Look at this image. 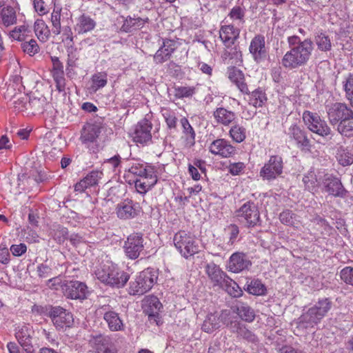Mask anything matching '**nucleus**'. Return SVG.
<instances>
[{
	"label": "nucleus",
	"instance_id": "obj_1",
	"mask_svg": "<svg viewBox=\"0 0 353 353\" xmlns=\"http://www.w3.org/2000/svg\"><path fill=\"white\" fill-rule=\"evenodd\" d=\"M314 49L313 43L310 39H305L299 45L292 47L281 60L282 65L292 70L305 65L309 61Z\"/></svg>",
	"mask_w": 353,
	"mask_h": 353
},
{
	"label": "nucleus",
	"instance_id": "obj_2",
	"mask_svg": "<svg viewBox=\"0 0 353 353\" xmlns=\"http://www.w3.org/2000/svg\"><path fill=\"white\" fill-rule=\"evenodd\" d=\"M95 275L101 282L117 288L123 287L130 279L127 272L109 261L102 263L97 268Z\"/></svg>",
	"mask_w": 353,
	"mask_h": 353
},
{
	"label": "nucleus",
	"instance_id": "obj_3",
	"mask_svg": "<svg viewBox=\"0 0 353 353\" xmlns=\"http://www.w3.org/2000/svg\"><path fill=\"white\" fill-rule=\"evenodd\" d=\"M331 307L332 302L329 299L325 298L319 300L300 316V325L305 328L313 327L321 321Z\"/></svg>",
	"mask_w": 353,
	"mask_h": 353
},
{
	"label": "nucleus",
	"instance_id": "obj_4",
	"mask_svg": "<svg viewBox=\"0 0 353 353\" xmlns=\"http://www.w3.org/2000/svg\"><path fill=\"white\" fill-rule=\"evenodd\" d=\"M157 280V271L147 268L137 275L134 281L130 283L129 291L130 294L142 295L148 292Z\"/></svg>",
	"mask_w": 353,
	"mask_h": 353
},
{
	"label": "nucleus",
	"instance_id": "obj_5",
	"mask_svg": "<svg viewBox=\"0 0 353 353\" xmlns=\"http://www.w3.org/2000/svg\"><path fill=\"white\" fill-rule=\"evenodd\" d=\"M174 244L181 254L188 259L199 251L194 237L188 232L181 230L174 236Z\"/></svg>",
	"mask_w": 353,
	"mask_h": 353
},
{
	"label": "nucleus",
	"instance_id": "obj_6",
	"mask_svg": "<svg viewBox=\"0 0 353 353\" xmlns=\"http://www.w3.org/2000/svg\"><path fill=\"white\" fill-rule=\"evenodd\" d=\"M235 216L247 228H254L261 223L259 210L253 202L245 203L235 212Z\"/></svg>",
	"mask_w": 353,
	"mask_h": 353
},
{
	"label": "nucleus",
	"instance_id": "obj_7",
	"mask_svg": "<svg viewBox=\"0 0 353 353\" xmlns=\"http://www.w3.org/2000/svg\"><path fill=\"white\" fill-rule=\"evenodd\" d=\"M303 119L311 132L324 138H332V130L327 122L321 119L318 114L305 111L303 113Z\"/></svg>",
	"mask_w": 353,
	"mask_h": 353
},
{
	"label": "nucleus",
	"instance_id": "obj_8",
	"mask_svg": "<svg viewBox=\"0 0 353 353\" xmlns=\"http://www.w3.org/2000/svg\"><path fill=\"white\" fill-rule=\"evenodd\" d=\"M45 314L51 319L57 330H65L73 325L72 314L60 306L46 307Z\"/></svg>",
	"mask_w": 353,
	"mask_h": 353
},
{
	"label": "nucleus",
	"instance_id": "obj_9",
	"mask_svg": "<svg viewBox=\"0 0 353 353\" xmlns=\"http://www.w3.org/2000/svg\"><path fill=\"white\" fill-rule=\"evenodd\" d=\"M283 162L281 157L272 155L260 171V176L264 181H272L283 173Z\"/></svg>",
	"mask_w": 353,
	"mask_h": 353
},
{
	"label": "nucleus",
	"instance_id": "obj_10",
	"mask_svg": "<svg viewBox=\"0 0 353 353\" xmlns=\"http://www.w3.org/2000/svg\"><path fill=\"white\" fill-rule=\"evenodd\" d=\"M143 241L144 239L141 233H133L129 235L123 245L125 256L130 259H137L143 250Z\"/></svg>",
	"mask_w": 353,
	"mask_h": 353
},
{
	"label": "nucleus",
	"instance_id": "obj_11",
	"mask_svg": "<svg viewBox=\"0 0 353 353\" xmlns=\"http://www.w3.org/2000/svg\"><path fill=\"white\" fill-rule=\"evenodd\" d=\"M230 311L228 310L208 314L202 325V330L207 333L214 332L222 325H225L230 319Z\"/></svg>",
	"mask_w": 353,
	"mask_h": 353
},
{
	"label": "nucleus",
	"instance_id": "obj_12",
	"mask_svg": "<svg viewBox=\"0 0 353 353\" xmlns=\"http://www.w3.org/2000/svg\"><path fill=\"white\" fill-rule=\"evenodd\" d=\"M326 112L332 125L338 124L343 119L349 118L353 114V111L342 103H334L327 106Z\"/></svg>",
	"mask_w": 353,
	"mask_h": 353
},
{
	"label": "nucleus",
	"instance_id": "obj_13",
	"mask_svg": "<svg viewBox=\"0 0 353 353\" xmlns=\"http://www.w3.org/2000/svg\"><path fill=\"white\" fill-rule=\"evenodd\" d=\"M61 287L64 295L71 299H83L88 293L86 285L78 281H67Z\"/></svg>",
	"mask_w": 353,
	"mask_h": 353
},
{
	"label": "nucleus",
	"instance_id": "obj_14",
	"mask_svg": "<svg viewBox=\"0 0 353 353\" xmlns=\"http://www.w3.org/2000/svg\"><path fill=\"white\" fill-rule=\"evenodd\" d=\"M249 51L256 62L261 63L264 61L268 55L265 37L261 34L255 35L251 40Z\"/></svg>",
	"mask_w": 353,
	"mask_h": 353
},
{
	"label": "nucleus",
	"instance_id": "obj_15",
	"mask_svg": "<svg viewBox=\"0 0 353 353\" xmlns=\"http://www.w3.org/2000/svg\"><path fill=\"white\" fill-rule=\"evenodd\" d=\"M152 123L147 119L141 120L135 126L133 139L136 143L147 144L152 140Z\"/></svg>",
	"mask_w": 353,
	"mask_h": 353
},
{
	"label": "nucleus",
	"instance_id": "obj_16",
	"mask_svg": "<svg viewBox=\"0 0 353 353\" xmlns=\"http://www.w3.org/2000/svg\"><path fill=\"white\" fill-rule=\"evenodd\" d=\"M209 150L212 154L222 158H229L236 154L235 148L224 139L212 141L209 146Z\"/></svg>",
	"mask_w": 353,
	"mask_h": 353
},
{
	"label": "nucleus",
	"instance_id": "obj_17",
	"mask_svg": "<svg viewBox=\"0 0 353 353\" xmlns=\"http://www.w3.org/2000/svg\"><path fill=\"white\" fill-rule=\"evenodd\" d=\"M252 265L248 256L243 252H235L230 257L227 268L230 272L239 273Z\"/></svg>",
	"mask_w": 353,
	"mask_h": 353
},
{
	"label": "nucleus",
	"instance_id": "obj_18",
	"mask_svg": "<svg viewBox=\"0 0 353 353\" xmlns=\"http://www.w3.org/2000/svg\"><path fill=\"white\" fill-rule=\"evenodd\" d=\"M32 330L26 325H20L15 330V336L25 353H34L31 344Z\"/></svg>",
	"mask_w": 353,
	"mask_h": 353
},
{
	"label": "nucleus",
	"instance_id": "obj_19",
	"mask_svg": "<svg viewBox=\"0 0 353 353\" xmlns=\"http://www.w3.org/2000/svg\"><path fill=\"white\" fill-rule=\"evenodd\" d=\"M212 115L215 122L218 125L223 126L233 125L237 119L234 112L224 107L216 108L214 110Z\"/></svg>",
	"mask_w": 353,
	"mask_h": 353
},
{
	"label": "nucleus",
	"instance_id": "obj_20",
	"mask_svg": "<svg viewBox=\"0 0 353 353\" xmlns=\"http://www.w3.org/2000/svg\"><path fill=\"white\" fill-rule=\"evenodd\" d=\"M323 183L325 191L330 194L339 197H343L345 195L346 190L338 178L326 174Z\"/></svg>",
	"mask_w": 353,
	"mask_h": 353
},
{
	"label": "nucleus",
	"instance_id": "obj_21",
	"mask_svg": "<svg viewBox=\"0 0 353 353\" xmlns=\"http://www.w3.org/2000/svg\"><path fill=\"white\" fill-rule=\"evenodd\" d=\"M205 271L214 286L221 287L228 277L219 265L212 262L205 266Z\"/></svg>",
	"mask_w": 353,
	"mask_h": 353
},
{
	"label": "nucleus",
	"instance_id": "obj_22",
	"mask_svg": "<svg viewBox=\"0 0 353 353\" xmlns=\"http://www.w3.org/2000/svg\"><path fill=\"white\" fill-rule=\"evenodd\" d=\"M240 30L233 25L221 26L219 30V38L226 48L232 46L239 38Z\"/></svg>",
	"mask_w": 353,
	"mask_h": 353
},
{
	"label": "nucleus",
	"instance_id": "obj_23",
	"mask_svg": "<svg viewBox=\"0 0 353 353\" xmlns=\"http://www.w3.org/2000/svg\"><path fill=\"white\" fill-rule=\"evenodd\" d=\"M157 181V176L154 174L153 170H150L147 175L134 180L135 188L140 194L146 193L156 184Z\"/></svg>",
	"mask_w": 353,
	"mask_h": 353
},
{
	"label": "nucleus",
	"instance_id": "obj_24",
	"mask_svg": "<svg viewBox=\"0 0 353 353\" xmlns=\"http://www.w3.org/2000/svg\"><path fill=\"white\" fill-rule=\"evenodd\" d=\"M101 130L102 127L99 124L88 123L85 125L81 132V141L84 143L97 141Z\"/></svg>",
	"mask_w": 353,
	"mask_h": 353
},
{
	"label": "nucleus",
	"instance_id": "obj_25",
	"mask_svg": "<svg viewBox=\"0 0 353 353\" xmlns=\"http://www.w3.org/2000/svg\"><path fill=\"white\" fill-rule=\"evenodd\" d=\"M289 131L290 137L296 141L299 148L301 150H310L311 147L310 141L305 132L296 125L291 126Z\"/></svg>",
	"mask_w": 353,
	"mask_h": 353
},
{
	"label": "nucleus",
	"instance_id": "obj_26",
	"mask_svg": "<svg viewBox=\"0 0 353 353\" xmlns=\"http://www.w3.org/2000/svg\"><path fill=\"white\" fill-rule=\"evenodd\" d=\"M175 50V42L172 40L163 41V46L161 47L154 55V60L157 63H162L168 60L172 53Z\"/></svg>",
	"mask_w": 353,
	"mask_h": 353
},
{
	"label": "nucleus",
	"instance_id": "obj_27",
	"mask_svg": "<svg viewBox=\"0 0 353 353\" xmlns=\"http://www.w3.org/2000/svg\"><path fill=\"white\" fill-rule=\"evenodd\" d=\"M117 216L121 219H129L138 214L137 210L134 208L132 201H124L117 205Z\"/></svg>",
	"mask_w": 353,
	"mask_h": 353
},
{
	"label": "nucleus",
	"instance_id": "obj_28",
	"mask_svg": "<svg viewBox=\"0 0 353 353\" xmlns=\"http://www.w3.org/2000/svg\"><path fill=\"white\" fill-rule=\"evenodd\" d=\"M96 26V22L90 16L82 14L77 20L74 30L78 34H84L92 30Z\"/></svg>",
	"mask_w": 353,
	"mask_h": 353
},
{
	"label": "nucleus",
	"instance_id": "obj_29",
	"mask_svg": "<svg viewBox=\"0 0 353 353\" xmlns=\"http://www.w3.org/2000/svg\"><path fill=\"white\" fill-rule=\"evenodd\" d=\"M103 319L111 331L116 332L123 330L124 325L118 313L114 311L106 312L103 314Z\"/></svg>",
	"mask_w": 353,
	"mask_h": 353
},
{
	"label": "nucleus",
	"instance_id": "obj_30",
	"mask_svg": "<svg viewBox=\"0 0 353 353\" xmlns=\"http://www.w3.org/2000/svg\"><path fill=\"white\" fill-rule=\"evenodd\" d=\"M67 53L68 59L66 71L67 74H69L72 71L74 70V68L78 66L79 54L78 49L76 47H74V45L67 46Z\"/></svg>",
	"mask_w": 353,
	"mask_h": 353
},
{
	"label": "nucleus",
	"instance_id": "obj_31",
	"mask_svg": "<svg viewBox=\"0 0 353 353\" xmlns=\"http://www.w3.org/2000/svg\"><path fill=\"white\" fill-rule=\"evenodd\" d=\"M145 305L148 307L145 310L148 314L150 320L154 319L162 307V304L159 301V299L154 296L146 299L145 301Z\"/></svg>",
	"mask_w": 353,
	"mask_h": 353
},
{
	"label": "nucleus",
	"instance_id": "obj_32",
	"mask_svg": "<svg viewBox=\"0 0 353 353\" xmlns=\"http://www.w3.org/2000/svg\"><path fill=\"white\" fill-rule=\"evenodd\" d=\"M235 311L239 317L243 321L252 322L255 318V312L254 310L246 303H239L236 306Z\"/></svg>",
	"mask_w": 353,
	"mask_h": 353
},
{
	"label": "nucleus",
	"instance_id": "obj_33",
	"mask_svg": "<svg viewBox=\"0 0 353 353\" xmlns=\"http://www.w3.org/2000/svg\"><path fill=\"white\" fill-rule=\"evenodd\" d=\"M35 34L39 41L46 42L50 36V30L42 19H37L34 24Z\"/></svg>",
	"mask_w": 353,
	"mask_h": 353
},
{
	"label": "nucleus",
	"instance_id": "obj_34",
	"mask_svg": "<svg viewBox=\"0 0 353 353\" xmlns=\"http://www.w3.org/2000/svg\"><path fill=\"white\" fill-rule=\"evenodd\" d=\"M336 158L340 164L343 166L353 163V152L347 148L341 146L338 148Z\"/></svg>",
	"mask_w": 353,
	"mask_h": 353
},
{
	"label": "nucleus",
	"instance_id": "obj_35",
	"mask_svg": "<svg viewBox=\"0 0 353 353\" xmlns=\"http://www.w3.org/2000/svg\"><path fill=\"white\" fill-rule=\"evenodd\" d=\"M229 134L234 141L239 143L246 138V129L239 124L234 123L229 131Z\"/></svg>",
	"mask_w": 353,
	"mask_h": 353
},
{
	"label": "nucleus",
	"instance_id": "obj_36",
	"mask_svg": "<svg viewBox=\"0 0 353 353\" xmlns=\"http://www.w3.org/2000/svg\"><path fill=\"white\" fill-rule=\"evenodd\" d=\"M93 343L99 351L103 352L104 353L110 352V345L111 343V339L108 336L100 334L94 336Z\"/></svg>",
	"mask_w": 353,
	"mask_h": 353
},
{
	"label": "nucleus",
	"instance_id": "obj_37",
	"mask_svg": "<svg viewBox=\"0 0 353 353\" xmlns=\"http://www.w3.org/2000/svg\"><path fill=\"white\" fill-rule=\"evenodd\" d=\"M303 182L305 184V188L312 192L316 191L319 185L317 176L314 171L307 172L303 178Z\"/></svg>",
	"mask_w": 353,
	"mask_h": 353
},
{
	"label": "nucleus",
	"instance_id": "obj_38",
	"mask_svg": "<svg viewBox=\"0 0 353 353\" xmlns=\"http://www.w3.org/2000/svg\"><path fill=\"white\" fill-rule=\"evenodd\" d=\"M343 88L345 97L353 107V73H349L343 81Z\"/></svg>",
	"mask_w": 353,
	"mask_h": 353
},
{
	"label": "nucleus",
	"instance_id": "obj_39",
	"mask_svg": "<svg viewBox=\"0 0 353 353\" xmlns=\"http://www.w3.org/2000/svg\"><path fill=\"white\" fill-rule=\"evenodd\" d=\"M91 82L90 88L96 92L107 84V74L105 72H97L92 75Z\"/></svg>",
	"mask_w": 353,
	"mask_h": 353
},
{
	"label": "nucleus",
	"instance_id": "obj_40",
	"mask_svg": "<svg viewBox=\"0 0 353 353\" xmlns=\"http://www.w3.org/2000/svg\"><path fill=\"white\" fill-rule=\"evenodd\" d=\"M221 287L225 288L228 293L234 297H239L242 294V290L238 284L229 276Z\"/></svg>",
	"mask_w": 353,
	"mask_h": 353
},
{
	"label": "nucleus",
	"instance_id": "obj_41",
	"mask_svg": "<svg viewBox=\"0 0 353 353\" xmlns=\"http://www.w3.org/2000/svg\"><path fill=\"white\" fill-rule=\"evenodd\" d=\"M152 170V169L143 163H134L128 169V173L137 176V178H140L143 176L147 175L148 172Z\"/></svg>",
	"mask_w": 353,
	"mask_h": 353
},
{
	"label": "nucleus",
	"instance_id": "obj_42",
	"mask_svg": "<svg viewBox=\"0 0 353 353\" xmlns=\"http://www.w3.org/2000/svg\"><path fill=\"white\" fill-rule=\"evenodd\" d=\"M296 218L297 216L289 210L283 211L279 215L281 222L289 226H296L299 223Z\"/></svg>",
	"mask_w": 353,
	"mask_h": 353
},
{
	"label": "nucleus",
	"instance_id": "obj_43",
	"mask_svg": "<svg viewBox=\"0 0 353 353\" xmlns=\"http://www.w3.org/2000/svg\"><path fill=\"white\" fill-rule=\"evenodd\" d=\"M249 105L254 108L261 107L264 100H265V94L260 90H255L250 93Z\"/></svg>",
	"mask_w": 353,
	"mask_h": 353
},
{
	"label": "nucleus",
	"instance_id": "obj_44",
	"mask_svg": "<svg viewBox=\"0 0 353 353\" xmlns=\"http://www.w3.org/2000/svg\"><path fill=\"white\" fill-rule=\"evenodd\" d=\"M2 23L5 26H10L16 22V14L12 8L3 9L1 13Z\"/></svg>",
	"mask_w": 353,
	"mask_h": 353
},
{
	"label": "nucleus",
	"instance_id": "obj_45",
	"mask_svg": "<svg viewBox=\"0 0 353 353\" xmlns=\"http://www.w3.org/2000/svg\"><path fill=\"white\" fill-rule=\"evenodd\" d=\"M247 290L253 295H262L265 294V288L261 281L255 279L248 285Z\"/></svg>",
	"mask_w": 353,
	"mask_h": 353
},
{
	"label": "nucleus",
	"instance_id": "obj_46",
	"mask_svg": "<svg viewBox=\"0 0 353 353\" xmlns=\"http://www.w3.org/2000/svg\"><path fill=\"white\" fill-rule=\"evenodd\" d=\"M21 46L23 51L30 56H33L39 51V46L34 39H30L29 41L25 40Z\"/></svg>",
	"mask_w": 353,
	"mask_h": 353
},
{
	"label": "nucleus",
	"instance_id": "obj_47",
	"mask_svg": "<svg viewBox=\"0 0 353 353\" xmlns=\"http://www.w3.org/2000/svg\"><path fill=\"white\" fill-rule=\"evenodd\" d=\"M245 12L244 8L241 6H236L231 9L228 14V17L234 21H239V23H243L245 22Z\"/></svg>",
	"mask_w": 353,
	"mask_h": 353
},
{
	"label": "nucleus",
	"instance_id": "obj_48",
	"mask_svg": "<svg viewBox=\"0 0 353 353\" xmlns=\"http://www.w3.org/2000/svg\"><path fill=\"white\" fill-rule=\"evenodd\" d=\"M118 23H123L121 30L125 32H130L136 30V26H134V22L133 21L132 17H127L125 18L123 17H120L117 19Z\"/></svg>",
	"mask_w": 353,
	"mask_h": 353
},
{
	"label": "nucleus",
	"instance_id": "obj_49",
	"mask_svg": "<svg viewBox=\"0 0 353 353\" xmlns=\"http://www.w3.org/2000/svg\"><path fill=\"white\" fill-rule=\"evenodd\" d=\"M195 90L196 88L194 87H177L174 89V95L179 99L190 97L195 93Z\"/></svg>",
	"mask_w": 353,
	"mask_h": 353
},
{
	"label": "nucleus",
	"instance_id": "obj_50",
	"mask_svg": "<svg viewBox=\"0 0 353 353\" xmlns=\"http://www.w3.org/2000/svg\"><path fill=\"white\" fill-rule=\"evenodd\" d=\"M316 43L319 50L322 51H328L331 49L332 44L330 38L321 34L316 38Z\"/></svg>",
	"mask_w": 353,
	"mask_h": 353
},
{
	"label": "nucleus",
	"instance_id": "obj_51",
	"mask_svg": "<svg viewBox=\"0 0 353 353\" xmlns=\"http://www.w3.org/2000/svg\"><path fill=\"white\" fill-rule=\"evenodd\" d=\"M51 21L52 23V32L57 35L61 33V12L60 10H53L51 14Z\"/></svg>",
	"mask_w": 353,
	"mask_h": 353
},
{
	"label": "nucleus",
	"instance_id": "obj_52",
	"mask_svg": "<svg viewBox=\"0 0 353 353\" xmlns=\"http://www.w3.org/2000/svg\"><path fill=\"white\" fill-rule=\"evenodd\" d=\"M181 123L183 128V132L187 137V140L193 143L194 141L195 133L188 120L186 118H183L181 119Z\"/></svg>",
	"mask_w": 353,
	"mask_h": 353
},
{
	"label": "nucleus",
	"instance_id": "obj_53",
	"mask_svg": "<svg viewBox=\"0 0 353 353\" xmlns=\"http://www.w3.org/2000/svg\"><path fill=\"white\" fill-rule=\"evenodd\" d=\"M33 101L28 103L27 97H21L14 101L13 108L15 112H23L28 109V105H30Z\"/></svg>",
	"mask_w": 353,
	"mask_h": 353
},
{
	"label": "nucleus",
	"instance_id": "obj_54",
	"mask_svg": "<svg viewBox=\"0 0 353 353\" xmlns=\"http://www.w3.org/2000/svg\"><path fill=\"white\" fill-rule=\"evenodd\" d=\"M52 77L56 83V88L59 90V92L63 91L65 87V79L64 77V72H53Z\"/></svg>",
	"mask_w": 353,
	"mask_h": 353
},
{
	"label": "nucleus",
	"instance_id": "obj_55",
	"mask_svg": "<svg viewBox=\"0 0 353 353\" xmlns=\"http://www.w3.org/2000/svg\"><path fill=\"white\" fill-rule=\"evenodd\" d=\"M102 172L99 171H92L83 179L88 186H93L98 183L101 178Z\"/></svg>",
	"mask_w": 353,
	"mask_h": 353
},
{
	"label": "nucleus",
	"instance_id": "obj_56",
	"mask_svg": "<svg viewBox=\"0 0 353 353\" xmlns=\"http://www.w3.org/2000/svg\"><path fill=\"white\" fill-rule=\"evenodd\" d=\"M26 31L27 29L24 26H21L18 28H15L10 32V37L15 40L24 41L26 40Z\"/></svg>",
	"mask_w": 353,
	"mask_h": 353
},
{
	"label": "nucleus",
	"instance_id": "obj_57",
	"mask_svg": "<svg viewBox=\"0 0 353 353\" xmlns=\"http://www.w3.org/2000/svg\"><path fill=\"white\" fill-rule=\"evenodd\" d=\"M232 332L236 333L237 336L240 334L241 330L245 327L239 321L232 319L231 314H230V319L225 324Z\"/></svg>",
	"mask_w": 353,
	"mask_h": 353
},
{
	"label": "nucleus",
	"instance_id": "obj_58",
	"mask_svg": "<svg viewBox=\"0 0 353 353\" xmlns=\"http://www.w3.org/2000/svg\"><path fill=\"white\" fill-rule=\"evenodd\" d=\"M163 116L165 119V122L169 128H175L176 125L177 119L174 112L170 111L168 110H165L163 112Z\"/></svg>",
	"mask_w": 353,
	"mask_h": 353
},
{
	"label": "nucleus",
	"instance_id": "obj_59",
	"mask_svg": "<svg viewBox=\"0 0 353 353\" xmlns=\"http://www.w3.org/2000/svg\"><path fill=\"white\" fill-rule=\"evenodd\" d=\"M341 278L346 283L353 285V268H343L341 271Z\"/></svg>",
	"mask_w": 353,
	"mask_h": 353
},
{
	"label": "nucleus",
	"instance_id": "obj_60",
	"mask_svg": "<svg viewBox=\"0 0 353 353\" xmlns=\"http://www.w3.org/2000/svg\"><path fill=\"white\" fill-rule=\"evenodd\" d=\"M63 41L66 43L67 46L74 45L73 33L69 26H65L63 28Z\"/></svg>",
	"mask_w": 353,
	"mask_h": 353
},
{
	"label": "nucleus",
	"instance_id": "obj_61",
	"mask_svg": "<svg viewBox=\"0 0 353 353\" xmlns=\"http://www.w3.org/2000/svg\"><path fill=\"white\" fill-rule=\"evenodd\" d=\"M37 273L40 278L46 279L52 276L51 268L46 264H40L37 266Z\"/></svg>",
	"mask_w": 353,
	"mask_h": 353
},
{
	"label": "nucleus",
	"instance_id": "obj_62",
	"mask_svg": "<svg viewBox=\"0 0 353 353\" xmlns=\"http://www.w3.org/2000/svg\"><path fill=\"white\" fill-rule=\"evenodd\" d=\"M228 77L234 83L238 80L244 79V74L240 70L233 68L229 71Z\"/></svg>",
	"mask_w": 353,
	"mask_h": 353
},
{
	"label": "nucleus",
	"instance_id": "obj_63",
	"mask_svg": "<svg viewBox=\"0 0 353 353\" xmlns=\"http://www.w3.org/2000/svg\"><path fill=\"white\" fill-rule=\"evenodd\" d=\"M10 250L14 256H20L26 252L27 247L24 243H20L18 245H12Z\"/></svg>",
	"mask_w": 353,
	"mask_h": 353
},
{
	"label": "nucleus",
	"instance_id": "obj_64",
	"mask_svg": "<svg viewBox=\"0 0 353 353\" xmlns=\"http://www.w3.org/2000/svg\"><path fill=\"white\" fill-rule=\"evenodd\" d=\"M68 223H71L73 226H76L77 223H80L83 221L84 216L74 212H70V214L68 216Z\"/></svg>",
	"mask_w": 353,
	"mask_h": 353
}]
</instances>
